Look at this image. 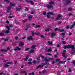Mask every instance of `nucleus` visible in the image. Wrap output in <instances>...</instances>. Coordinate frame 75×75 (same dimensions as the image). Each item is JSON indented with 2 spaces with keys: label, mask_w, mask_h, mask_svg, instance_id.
<instances>
[{
  "label": "nucleus",
  "mask_w": 75,
  "mask_h": 75,
  "mask_svg": "<svg viewBox=\"0 0 75 75\" xmlns=\"http://www.w3.org/2000/svg\"><path fill=\"white\" fill-rule=\"evenodd\" d=\"M63 48L64 49H67V48H72V52H71V54H74V53H75V50H74V45H69L67 46H64Z\"/></svg>",
  "instance_id": "nucleus-1"
},
{
  "label": "nucleus",
  "mask_w": 75,
  "mask_h": 75,
  "mask_svg": "<svg viewBox=\"0 0 75 75\" xmlns=\"http://www.w3.org/2000/svg\"><path fill=\"white\" fill-rule=\"evenodd\" d=\"M6 27L7 28L8 30H6L5 32V33H6V34H8V33L9 32H10V27L9 26H8V25H6Z\"/></svg>",
  "instance_id": "nucleus-2"
},
{
  "label": "nucleus",
  "mask_w": 75,
  "mask_h": 75,
  "mask_svg": "<svg viewBox=\"0 0 75 75\" xmlns=\"http://www.w3.org/2000/svg\"><path fill=\"white\" fill-rule=\"evenodd\" d=\"M25 1L27 3H30V4L32 5H34V3H33V1H31L30 0H25Z\"/></svg>",
  "instance_id": "nucleus-3"
},
{
  "label": "nucleus",
  "mask_w": 75,
  "mask_h": 75,
  "mask_svg": "<svg viewBox=\"0 0 75 75\" xmlns=\"http://www.w3.org/2000/svg\"><path fill=\"white\" fill-rule=\"evenodd\" d=\"M47 7L49 9H53L54 8L53 6L51 5H47Z\"/></svg>",
  "instance_id": "nucleus-4"
},
{
  "label": "nucleus",
  "mask_w": 75,
  "mask_h": 75,
  "mask_svg": "<svg viewBox=\"0 0 75 75\" xmlns=\"http://www.w3.org/2000/svg\"><path fill=\"white\" fill-rule=\"evenodd\" d=\"M21 9V6H19L16 8V11H19V10H20Z\"/></svg>",
  "instance_id": "nucleus-5"
},
{
  "label": "nucleus",
  "mask_w": 75,
  "mask_h": 75,
  "mask_svg": "<svg viewBox=\"0 0 75 75\" xmlns=\"http://www.w3.org/2000/svg\"><path fill=\"white\" fill-rule=\"evenodd\" d=\"M61 17H62V15H61L59 14L57 16V17L55 19V20H59V18Z\"/></svg>",
  "instance_id": "nucleus-6"
},
{
  "label": "nucleus",
  "mask_w": 75,
  "mask_h": 75,
  "mask_svg": "<svg viewBox=\"0 0 75 75\" xmlns=\"http://www.w3.org/2000/svg\"><path fill=\"white\" fill-rule=\"evenodd\" d=\"M28 40H31V41H34V39L33 38V37L31 36H30L28 38Z\"/></svg>",
  "instance_id": "nucleus-7"
},
{
  "label": "nucleus",
  "mask_w": 75,
  "mask_h": 75,
  "mask_svg": "<svg viewBox=\"0 0 75 75\" xmlns=\"http://www.w3.org/2000/svg\"><path fill=\"white\" fill-rule=\"evenodd\" d=\"M19 46L22 47L23 45H24V43L23 42H19Z\"/></svg>",
  "instance_id": "nucleus-8"
},
{
  "label": "nucleus",
  "mask_w": 75,
  "mask_h": 75,
  "mask_svg": "<svg viewBox=\"0 0 75 75\" xmlns=\"http://www.w3.org/2000/svg\"><path fill=\"white\" fill-rule=\"evenodd\" d=\"M43 67L44 66L43 65H39L37 67H36V69H39L40 68H42V67Z\"/></svg>",
  "instance_id": "nucleus-9"
},
{
  "label": "nucleus",
  "mask_w": 75,
  "mask_h": 75,
  "mask_svg": "<svg viewBox=\"0 0 75 75\" xmlns=\"http://www.w3.org/2000/svg\"><path fill=\"white\" fill-rule=\"evenodd\" d=\"M71 3V1L69 0H67L66 1V4H68Z\"/></svg>",
  "instance_id": "nucleus-10"
},
{
  "label": "nucleus",
  "mask_w": 75,
  "mask_h": 75,
  "mask_svg": "<svg viewBox=\"0 0 75 75\" xmlns=\"http://www.w3.org/2000/svg\"><path fill=\"white\" fill-rule=\"evenodd\" d=\"M48 43L49 44V45H52V41L50 42V41H48Z\"/></svg>",
  "instance_id": "nucleus-11"
},
{
  "label": "nucleus",
  "mask_w": 75,
  "mask_h": 75,
  "mask_svg": "<svg viewBox=\"0 0 75 75\" xmlns=\"http://www.w3.org/2000/svg\"><path fill=\"white\" fill-rule=\"evenodd\" d=\"M46 65H48L49 64V63H48V62H45V63H42V65H43V66H44V65H45L46 64Z\"/></svg>",
  "instance_id": "nucleus-12"
},
{
  "label": "nucleus",
  "mask_w": 75,
  "mask_h": 75,
  "mask_svg": "<svg viewBox=\"0 0 75 75\" xmlns=\"http://www.w3.org/2000/svg\"><path fill=\"white\" fill-rule=\"evenodd\" d=\"M62 56L63 57H64L65 58H67V56H66V54L64 53H63V54L62 55Z\"/></svg>",
  "instance_id": "nucleus-13"
},
{
  "label": "nucleus",
  "mask_w": 75,
  "mask_h": 75,
  "mask_svg": "<svg viewBox=\"0 0 75 75\" xmlns=\"http://www.w3.org/2000/svg\"><path fill=\"white\" fill-rule=\"evenodd\" d=\"M52 51V49L50 47L48 49V50L46 51V52H50V51Z\"/></svg>",
  "instance_id": "nucleus-14"
},
{
  "label": "nucleus",
  "mask_w": 75,
  "mask_h": 75,
  "mask_svg": "<svg viewBox=\"0 0 75 75\" xmlns=\"http://www.w3.org/2000/svg\"><path fill=\"white\" fill-rule=\"evenodd\" d=\"M65 62H66V61H60L59 62V63H62V64H64L65 63Z\"/></svg>",
  "instance_id": "nucleus-15"
},
{
  "label": "nucleus",
  "mask_w": 75,
  "mask_h": 75,
  "mask_svg": "<svg viewBox=\"0 0 75 75\" xmlns=\"http://www.w3.org/2000/svg\"><path fill=\"white\" fill-rule=\"evenodd\" d=\"M55 34L54 33H52L51 35V36L52 37H54L55 36Z\"/></svg>",
  "instance_id": "nucleus-16"
},
{
  "label": "nucleus",
  "mask_w": 75,
  "mask_h": 75,
  "mask_svg": "<svg viewBox=\"0 0 75 75\" xmlns=\"http://www.w3.org/2000/svg\"><path fill=\"white\" fill-rule=\"evenodd\" d=\"M28 56H27L26 58H25V59L24 60V61H27V59H28V58H29V57H28Z\"/></svg>",
  "instance_id": "nucleus-17"
},
{
  "label": "nucleus",
  "mask_w": 75,
  "mask_h": 75,
  "mask_svg": "<svg viewBox=\"0 0 75 75\" xmlns=\"http://www.w3.org/2000/svg\"><path fill=\"white\" fill-rule=\"evenodd\" d=\"M49 4H54V2L53 1H51L49 3Z\"/></svg>",
  "instance_id": "nucleus-18"
},
{
  "label": "nucleus",
  "mask_w": 75,
  "mask_h": 75,
  "mask_svg": "<svg viewBox=\"0 0 75 75\" xmlns=\"http://www.w3.org/2000/svg\"><path fill=\"white\" fill-rule=\"evenodd\" d=\"M6 63V64L4 65V67H9V65H8V64H7Z\"/></svg>",
  "instance_id": "nucleus-19"
},
{
  "label": "nucleus",
  "mask_w": 75,
  "mask_h": 75,
  "mask_svg": "<svg viewBox=\"0 0 75 75\" xmlns=\"http://www.w3.org/2000/svg\"><path fill=\"white\" fill-rule=\"evenodd\" d=\"M4 35V33H0V36H3Z\"/></svg>",
  "instance_id": "nucleus-20"
},
{
  "label": "nucleus",
  "mask_w": 75,
  "mask_h": 75,
  "mask_svg": "<svg viewBox=\"0 0 75 75\" xmlns=\"http://www.w3.org/2000/svg\"><path fill=\"white\" fill-rule=\"evenodd\" d=\"M11 9V6H10L9 7H8V8L7 9V10L8 11V10H10Z\"/></svg>",
  "instance_id": "nucleus-21"
},
{
  "label": "nucleus",
  "mask_w": 75,
  "mask_h": 75,
  "mask_svg": "<svg viewBox=\"0 0 75 75\" xmlns=\"http://www.w3.org/2000/svg\"><path fill=\"white\" fill-rule=\"evenodd\" d=\"M52 12H49L47 13V14H49L50 15V14L51 15H52Z\"/></svg>",
  "instance_id": "nucleus-22"
},
{
  "label": "nucleus",
  "mask_w": 75,
  "mask_h": 75,
  "mask_svg": "<svg viewBox=\"0 0 75 75\" xmlns=\"http://www.w3.org/2000/svg\"><path fill=\"white\" fill-rule=\"evenodd\" d=\"M47 17L48 18H50V17H51V15H50L47 14Z\"/></svg>",
  "instance_id": "nucleus-23"
},
{
  "label": "nucleus",
  "mask_w": 75,
  "mask_h": 75,
  "mask_svg": "<svg viewBox=\"0 0 75 75\" xmlns=\"http://www.w3.org/2000/svg\"><path fill=\"white\" fill-rule=\"evenodd\" d=\"M72 71V70H71V68H69V69L68 72H71Z\"/></svg>",
  "instance_id": "nucleus-24"
},
{
  "label": "nucleus",
  "mask_w": 75,
  "mask_h": 75,
  "mask_svg": "<svg viewBox=\"0 0 75 75\" xmlns=\"http://www.w3.org/2000/svg\"><path fill=\"white\" fill-rule=\"evenodd\" d=\"M32 35L33 37L34 36V31H32Z\"/></svg>",
  "instance_id": "nucleus-25"
},
{
  "label": "nucleus",
  "mask_w": 75,
  "mask_h": 75,
  "mask_svg": "<svg viewBox=\"0 0 75 75\" xmlns=\"http://www.w3.org/2000/svg\"><path fill=\"white\" fill-rule=\"evenodd\" d=\"M7 64H13V63L12 62H8L7 63Z\"/></svg>",
  "instance_id": "nucleus-26"
},
{
  "label": "nucleus",
  "mask_w": 75,
  "mask_h": 75,
  "mask_svg": "<svg viewBox=\"0 0 75 75\" xmlns=\"http://www.w3.org/2000/svg\"><path fill=\"white\" fill-rule=\"evenodd\" d=\"M21 74H24V73H26V71H21Z\"/></svg>",
  "instance_id": "nucleus-27"
},
{
  "label": "nucleus",
  "mask_w": 75,
  "mask_h": 75,
  "mask_svg": "<svg viewBox=\"0 0 75 75\" xmlns=\"http://www.w3.org/2000/svg\"><path fill=\"white\" fill-rule=\"evenodd\" d=\"M29 20H31L32 18V16H30L28 17Z\"/></svg>",
  "instance_id": "nucleus-28"
},
{
  "label": "nucleus",
  "mask_w": 75,
  "mask_h": 75,
  "mask_svg": "<svg viewBox=\"0 0 75 75\" xmlns=\"http://www.w3.org/2000/svg\"><path fill=\"white\" fill-rule=\"evenodd\" d=\"M11 4V6H15V4H13L12 3H10Z\"/></svg>",
  "instance_id": "nucleus-29"
},
{
  "label": "nucleus",
  "mask_w": 75,
  "mask_h": 75,
  "mask_svg": "<svg viewBox=\"0 0 75 75\" xmlns=\"http://www.w3.org/2000/svg\"><path fill=\"white\" fill-rule=\"evenodd\" d=\"M17 49L18 51H20V50H21V48H19V47H17Z\"/></svg>",
  "instance_id": "nucleus-30"
},
{
  "label": "nucleus",
  "mask_w": 75,
  "mask_h": 75,
  "mask_svg": "<svg viewBox=\"0 0 75 75\" xmlns=\"http://www.w3.org/2000/svg\"><path fill=\"white\" fill-rule=\"evenodd\" d=\"M1 51H4V52H7V50L4 49H2Z\"/></svg>",
  "instance_id": "nucleus-31"
},
{
  "label": "nucleus",
  "mask_w": 75,
  "mask_h": 75,
  "mask_svg": "<svg viewBox=\"0 0 75 75\" xmlns=\"http://www.w3.org/2000/svg\"><path fill=\"white\" fill-rule=\"evenodd\" d=\"M46 12L44 11L43 12V16H45L46 15Z\"/></svg>",
  "instance_id": "nucleus-32"
},
{
  "label": "nucleus",
  "mask_w": 75,
  "mask_h": 75,
  "mask_svg": "<svg viewBox=\"0 0 75 75\" xmlns=\"http://www.w3.org/2000/svg\"><path fill=\"white\" fill-rule=\"evenodd\" d=\"M42 72L43 74H45V72H46V70H44L43 71H42Z\"/></svg>",
  "instance_id": "nucleus-33"
},
{
  "label": "nucleus",
  "mask_w": 75,
  "mask_h": 75,
  "mask_svg": "<svg viewBox=\"0 0 75 75\" xmlns=\"http://www.w3.org/2000/svg\"><path fill=\"white\" fill-rule=\"evenodd\" d=\"M45 62H48V59L47 58H45Z\"/></svg>",
  "instance_id": "nucleus-34"
},
{
  "label": "nucleus",
  "mask_w": 75,
  "mask_h": 75,
  "mask_svg": "<svg viewBox=\"0 0 75 75\" xmlns=\"http://www.w3.org/2000/svg\"><path fill=\"white\" fill-rule=\"evenodd\" d=\"M62 43L63 44H66V42L65 41H62Z\"/></svg>",
  "instance_id": "nucleus-35"
},
{
  "label": "nucleus",
  "mask_w": 75,
  "mask_h": 75,
  "mask_svg": "<svg viewBox=\"0 0 75 75\" xmlns=\"http://www.w3.org/2000/svg\"><path fill=\"white\" fill-rule=\"evenodd\" d=\"M28 20V19H25L23 21V22L24 23H25V22H26V21H27Z\"/></svg>",
  "instance_id": "nucleus-36"
},
{
  "label": "nucleus",
  "mask_w": 75,
  "mask_h": 75,
  "mask_svg": "<svg viewBox=\"0 0 75 75\" xmlns=\"http://www.w3.org/2000/svg\"><path fill=\"white\" fill-rule=\"evenodd\" d=\"M55 63V61H53L52 62V65H54Z\"/></svg>",
  "instance_id": "nucleus-37"
},
{
  "label": "nucleus",
  "mask_w": 75,
  "mask_h": 75,
  "mask_svg": "<svg viewBox=\"0 0 75 75\" xmlns=\"http://www.w3.org/2000/svg\"><path fill=\"white\" fill-rule=\"evenodd\" d=\"M34 50H30V53H33V52H34Z\"/></svg>",
  "instance_id": "nucleus-38"
},
{
  "label": "nucleus",
  "mask_w": 75,
  "mask_h": 75,
  "mask_svg": "<svg viewBox=\"0 0 75 75\" xmlns=\"http://www.w3.org/2000/svg\"><path fill=\"white\" fill-rule=\"evenodd\" d=\"M40 26L39 25H37L35 27V28H37L38 27H40Z\"/></svg>",
  "instance_id": "nucleus-39"
},
{
  "label": "nucleus",
  "mask_w": 75,
  "mask_h": 75,
  "mask_svg": "<svg viewBox=\"0 0 75 75\" xmlns=\"http://www.w3.org/2000/svg\"><path fill=\"white\" fill-rule=\"evenodd\" d=\"M27 27L28 28H30V25H27Z\"/></svg>",
  "instance_id": "nucleus-40"
},
{
  "label": "nucleus",
  "mask_w": 75,
  "mask_h": 75,
  "mask_svg": "<svg viewBox=\"0 0 75 75\" xmlns=\"http://www.w3.org/2000/svg\"><path fill=\"white\" fill-rule=\"evenodd\" d=\"M71 10L72 8H69L68 10V11H71Z\"/></svg>",
  "instance_id": "nucleus-41"
},
{
  "label": "nucleus",
  "mask_w": 75,
  "mask_h": 75,
  "mask_svg": "<svg viewBox=\"0 0 75 75\" xmlns=\"http://www.w3.org/2000/svg\"><path fill=\"white\" fill-rule=\"evenodd\" d=\"M32 13H34V12H35V11L34 9H32Z\"/></svg>",
  "instance_id": "nucleus-42"
},
{
  "label": "nucleus",
  "mask_w": 75,
  "mask_h": 75,
  "mask_svg": "<svg viewBox=\"0 0 75 75\" xmlns=\"http://www.w3.org/2000/svg\"><path fill=\"white\" fill-rule=\"evenodd\" d=\"M56 61L57 62H58L59 61H60V59H56Z\"/></svg>",
  "instance_id": "nucleus-43"
},
{
  "label": "nucleus",
  "mask_w": 75,
  "mask_h": 75,
  "mask_svg": "<svg viewBox=\"0 0 75 75\" xmlns=\"http://www.w3.org/2000/svg\"><path fill=\"white\" fill-rule=\"evenodd\" d=\"M74 26L73 25H72L70 27V29H72V28H73V27H74Z\"/></svg>",
  "instance_id": "nucleus-44"
},
{
  "label": "nucleus",
  "mask_w": 75,
  "mask_h": 75,
  "mask_svg": "<svg viewBox=\"0 0 75 75\" xmlns=\"http://www.w3.org/2000/svg\"><path fill=\"white\" fill-rule=\"evenodd\" d=\"M50 31V30H49L48 29H46L45 30V31H46V32H48V31Z\"/></svg>",
  "instance_id": "nucleus-45"
},
{
  "label": "nucleus",
  "mask_w": 75,
  "mask_h": 75,
  "mask_svg": "<svg viewBox=\"0 0 75 75\" xmlns=\"http://www.w3.org/2000/svg\"><path fill=\"white\" fill-rule=\"evenodd\" d=\"M28 64L29 65H31L32 63L31 62H29L28 63Z\"/></svg>",
  "instance_id": "nucleus-46"
},
{
  "label": "nucleus",
  "mask_w": 75,
  "mask_h": 75,
  "mask_svg": "<svg viewBox=\"0 0 75 75\" xmlns=\"http://www.w3.org/2000/svg\"><path fill=\"white\" fill-rule=\"evenodd\" d=\"M29 50H30L29 48H26V49H25V51H28Z\"/></svg>",
  "instance_id": "nucleus-47"
},
{
  "label": "nucleus",
  "mask_w": 75,
  "mask_h": 75,
  "mask_svg": "<svg viewBox=\"0 0 75 75\" xmlns=\"http://www.w3.org/2000/svg\"><path fill=\"white\" fill-rule=\"evenodd\" d=\"M28 61H32V59L31 58H30L29 59H28Z\"/></svg>",
  "instance_id": "nucleus-48"
},
{
  "label": "nucleus",
  "mask_w": 75,
  "mask_h": 75,
  "mask_svg": "<svg viewBox=\"0 0 75 75\" xmlns=\"http://www.w3.org/2000/svg\"><path fill=\"white\" fill-rule=\"evenodd\" d=\"M69 28V26H67L66 27V29H68V28Z\"/></svg>",
  "instance_id": "nucleus-49"
},
{
  "label": "nucleus",
  "mask_w": 75,
  "mask_h": 75,
  "mask_svg": "<svg viewBox=\"0 0 75 75\" xmlns=\"http://www.w3.org/2000/svg\"><path fill=\"white\" fill-rule=\"evenodd\" d=\"M25 8H26V11H28V8L27 7H25Z\"/></svg>",
  "instance_id": "nucleus-50"
},
{
  "label": "nucleus",
  "mask_w": 75,
  "mask_h": 75,
  "mask_svg": "<svg viewBox=\"0 0 75 75\" xmlns=\"http://www.w3.org/2000/svg\"><path fill=\"white\" fill-rule=\"evenodd\" d=\"M4 41H8V39H4Z\"/></svg>",
  "instance_id": "nucleus-51"
},
{
  "label": "nucleus",
  "mask_w": 75,
  "mask_h": 75,
  "mask_svg": "<svg viewBox=\"0 0 75 75\" xmlns=\"http://www.w3.org/2000/svg\"><path fill=\"white\" fill-rule=\"evenodd\" d=\"M62 23V21H60L58 24H61V23Z\"/></svg>",
  "instance_id": "nucleus-52"
},
{
  "label": "nucleus",
  "mask_w": 75,
  "mask_h": 75,
  "mask_svg": "<svg viewBox=\"0 0 75 75\" xmlns=\"http://www.w3.org/2000/svg\"><path fill=\"white\" fill-rule=\"evenodd\" d=\"M40 57H41V58H42L43 59H44V56H42V55H41V56H39Z\"/></svg>",
  "instance_id": "nucleus-53"
},
{
  "label": "nucleus",
  "mask_w": 75,
  "mask_h": 75,
  "mask_svg": "<svg viewBox=\"0 0 75 75\" xmlns=\"http://www.w3.org/2000/svg\"><path fill=\"white\" fill-rule=\"evenodd\" d=\"M72 63L73 64H74V65H75V61L72 62Z\"/></svg>",
  "instance_id": "nucleus-54"
},
{
  "label": "nucleus",
  "mask_w": 75,
  "mask_h": 75,
  "mask_svg": "<svg viewBox=\"0 0 75 75\" xmlns=\"http://www.w3.org/2000/svg\"><path fill=\"white\" fill-rule=\"evenodd\" d=\"M18 39V37L16 36L15 37V40H17Z\"/></svg>",
  "instance_id": "nucleus-55"
},
{
  "label": "nucleus",
  "mask_w": 75,
  "mask_h": 75,
  "mask_svg": "<svg viewBox=\"0 0 75 75\" xmlns=\"http://www.w3.org/2000/svg\"><path fill=\"white\" fill-rule=\"evenodd\" d=\"M32 48H35V46L33 45V46H32Z\"/></svg>",
  "instance_id": "nucleus-56"
},
{
  "label": "nucleus",
  "mask_w": 75,
  "mask_h": 75,
  "mask_svg": "<svg viewBox=\"0 0 75 75\" xmlns=\"http://www.w3.org/2000/svg\"><path fill=\"white\" fill-rule=\"evenodd\" d=\"M36 35H40V32H38L36 33Z\"/></svg>",
  "instance_id": "nucleus-57"
},
{
  "label": "nucleus",
  "mask_w": 75,
  "mask_h": 75,
  "mask_svg": "<svg viewBox=\"0 0 75 75\" xmlns=\"http://www.w3.org/2000/svg\"><path fill=\"white\" fill-rule=\"evenodd\" d=\"M65 33H62V35H65Z\"/></svg>",
  "instance_id": "nucleus-58"
},
{
  "label": "nucleus",
  "mask_w": 75,
  "mask_h": 75,
  "mask_svg": "<svg viewBox=\"0 0 75 75\" xmlns=\"http://www.w3.org/2000/svg\"><path fill=\"white\" fill-rule=\"evenodd\" d=\"M40 37H41V38H44V35H41L40 36Z\"/></svg>",
  "instance_id": "nucleus-59"
},
{
  "label": "nucleus",
  "mask_w": 75,
  "mask_h": 75,
  "mask_svg": "<svg viewBox=\"0 0 75 75\" xmlns=\"http://www.w3.org/2000/svg\"><path fill=\"white\" fill-rule=\"evenodd\" d=\"M64 29H62L61 30V32H64Z\"/></svg>",
  "instance_id": "nucleus-60"
},
{
  "label": "nucleus",
  "mask_w": 75,
  "mask_h": 75,
  "mask_svg": "<svg viewBox=\"0 0 75 75\" xmlns=\"http://www.w3.org/2000/svg\"><path fill=\"white\" fill-rule=\"evenodd\" d=\"M49 60H53L54 59L52 58H50L49 59Z\"/></svg>",
  "instance_id": "nucleus-61"
},
{
  "label": "nucleus",
  "mask_w": 75,
  "mask_h": 75,
  "mask_svg": "<svg viewBox=\"0 0 75 75\" xmlns=\"http://www.w3.org/2000/svg\"><path fill=\"white\" fill-rule=\"evenodd\" d=\"M37 59H38V60H40V57H38L37 58Z\"/></svg>",
  "instance_id": "nucleus-62"
},
{
  "label": "nucleus",
  "mask_w": 75,
  "mask_h": 75,
  "mask_svg": "<svg viewBox=\"0 0 75 75\" xmlns=\"http://www.w3.org/2000/svg\"><path fill=\"white\" fill-rule=\"evenodd\" d=\"M47 55H51V54L50 53H47Z\"/></svg>",
  "instance_id": "nucleus-63"
},
{
  "label": "nucleus",
  "mask_w": 75,
  "mask_h": 75,
  "mask_svg": "<svg viewBox=\"0 0 75 75\" xmlns=\"http://www.w3.org/2000/svg\"><path fill=\"white\" fill-rule=\"evenodd\" d=\"M70 59H67V61H70Z\"/></svg>",
  "instance_id": "nucleus-64"
}]
</instances>
